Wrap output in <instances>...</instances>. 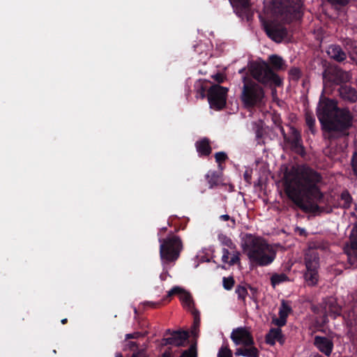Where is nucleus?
I'll return each instance as SVG.
<instances>
[{
    "mask_svg": "<svg viewBox=\"0 0 357 357\" xmlns=\"http://www.w3.org/2000/svg\"><path fill=\"white\" fill-rule=\"evenodd\" d=\"M321 180L319 174L308 167L292 168L284 174V191L297 206L304 211H313L317 208L314 202L322 198L318 185Z\"/></svg>",
    "mask_w": 357,
    "mask_h": 357,
    "instance_id": "obj_1",
    "label": "nucleus"
},
{
    "mask_svg": "<svg viewBox=\"0 0 357 357\" xmlns=\"http://www.w3.org/2000/svg\"><path fill=\"white\" fill-rule=\"evenodd\" d=\"M317 113L323 128L327 131H342L351 126L352 116L349 111L339 109L334 100H320Z\"/></svg>",
    "mask_w": 357,
    "mask_h": 357,
    "instance_id": "obj_2",
    "label": "nucleus"
},
{
    "mask_svg": "<svg viewBox=\"0 0 357 357\" xmlns=\"http://www.w3.org/2000/svg\"><path fill=\"white\" fill-rule=\"evenodd\" d=\"M241 248L252 265L266 266L275 259L276 250L263 238L245 234L242 238Z\"/></svg>",
    "mask_w": 357,
    "mask_h": 357,
    "instance_id": "obj_3",
    "label": "nucleus"
},
{
    "mask_svg": "<svg viewBox=\"0 0 357 357\" xmlns=\"http://www.w3.org/2000/svg\"><path fill=\"white\" fill-rule=\"evenodd\" d=\"M249 69L252 77L261 84H273L275 86L282 84L281 79L273 71L268 63L261 59L252 63Z\"/></svg>",
    "mask_w": 357,
    "mask_h": 357,
    "instance_id": "obj_4",
    "label": "nucleus"
},
{
    "mask_svg": "<svg viewBox=\"0 0 357 357\" xmlns=\"http://www.w3.org/2000/svg\"><path fill=\"white\" fill-rule=\"evenodd\" d=\"M243 86L241 98L246 107L259 105L263 102L264 92L263 89L250 78H243Z\"/></svg>",
    "mask_w": 357,
    "mask_h": 357,
    "instance_id": "obj_5",
    "label": "nucleus"
},
{
    "mask_svg": "<svg viewBox=\"0 0 357 357\" xmlns=\"http://www.w3.org/2000/svg\"><path fill=\"white\" fill-rule=\"evenodd\" d=\"M160 256L164 264L175 261L179 257L182 249L181 239L176 236H169L160 240Z\"/></svg>",
    "mask_w": 357,
    "mask_h": 357,
    "instance_id": "obj_6",
    "label": "nucleus"
},
{
    "mask_svg": "<svg viewBox=\"0 0 357 357\" xmlns=\"http://www.w3.org/2000/svg\"><path fill=\"white\" fill-rule=\"evenodd\" d=\"M305 264L306 267V272L304 275L305 282L310 286H314L319 280V259L315 250L309 248L305 252Z\"/></svg>",
    "mask_w": 357,
    "mask_h": 357,
    "instance_id": "obj_7",
    "label": "nucleus"
},
{
    "mask_svg": "<svg viewBox=\"0 0 357 357\" xmlns=\"http://www.w3.org/2000/svg\"><path fill=\"white\" fill-rule=\"evenodd\" d=\"M227 89L219 85L211 86L208 91V102L211 108L222 109L226 104Z\"/></svg>",
    "mask_w": 357,
    "mask_h": 357,
    "instance_id": "obj_8",
    "label": "nucleus"
},
{
    "mask_svg": "<svg viewBox=\"0 0 357 357\" xmlns=\"http://www.w3.org/2000/svg\"><path fill=\"white\" fill-rule=\"evenodd\" d=\"M231 339L236 345L250 346L254 344L250 331L245 327L234 329L231 333Z\"/></svg>",
    "mask_w": 357,
    "mask_h": 357,
    "instance_id": "obj_9",
    "label": "nucleus"
},
{
    "mask_svg": "<svg viewBox=\"0 0 357 357\" xmlns=\"http://www.w3.org/2000/svg\"><path fill=\"white\" fill-rule=\"evenodd\" d=\"M348 260L351 264H354L357 258V224L354 227L350 235V245L345 248Z\"/></svg>",
    "mask_w": 357,
    "mask_h": 357,
    "instance_id": "obj_10",
    "label": "nucleus"
},
{
    "mask_svg": "<svg viewBox=\"0 0 357 357\" xmlns=\"http://www.w3.org/2000/svg\"><path fill=\"white\" fill-rule=\"evenodd\" d=\"M264 29L268 37L277 43H280L287 33L282 26L273 24H264Z\"/></svg>",
    "mask_w": 357,
    "mask_h": 357,
    "instance_id": "obj_11",
    "label": "nucleus"
},
{
    "mask_svg": "<svg viewBox=\"0 0 357 357\" xmlns=\"http://www.w3.org/2000/svg\"><path fill=\"white\" fill-rule=\"evenodd\" d=\"M188 337L185 331H175L171 334L169 337L163 339L162 344H172L176 347L183 346Z\"/></svg>",
    "mask_w": 357,
    "mask_h": 357,
    "instance_id": "obj_12",
    "label": "nucleus"
},
{
    "mask_svg": "<svg viewBox=\"0 0 357 357\" xmlns=\"http://www.w3.org/2000/svg\"><path fill=\"white\" fill-rule=\"evenodd\" d=\"M240 253L236 249L229 250L223 248L222 250V262L225 265L234 266L240 261Z\"/></svg>",
    "mask_w": 357,
    "mask_h": 357,
    "instance_id": "obj_13",
    "label": "nucleus"
},
{
    "mask_svg": "<svg viewBox=\"0 0 357 357\" xmlns=\"http://www.w3.org/2000/svg\"><path fill=\"white\" fill-rule=\"evenodd\" d=\"M291 311L290 305L284 301H282L279 310V318L273 317L272 322L279 327L284 326L287 323V318Z\"/></svg>",
    "mask_w": 357,
    "mask_h": 357,
    "instance_id": "obj_14",
    "label": "nucleus"
},
{
    "mask_svg": "<svg viewBox=\"0 0 357 357\" xmlns=\"http://www.w3.org/2000/svg\"><path fill=\"white\" fill-rule=\"evenodd\" d=\"M314 344L317 349L326 356H329L333 350V344L332 341L325 337L316 336Z\"/></svg>",
    "mask_w": 357,
    "mask_h": 357,
    "instance_id": "obj_15",
    "label": "nucleus"
},
{
    "mask_svg": "<svg viewBox=\"0 0 357 357\" xmlns=\"http://www.w3.org/2000/svg\"><path fill=\"white\" fill-rule=\"evenodd\" d=\"M277 341L281 344L284 342L282 331L279 328H272L266 336V342L271 345H274Z\"/></svg>",
    "mask_w": 357,
    "mask_h": 357,
    "instance_id": "obj_16",
    "label": "nucleus"
},
{
    "mask_svg": "<svg viewBox=\"0 0 357 357\" xmlns=\"http://www.w3.org/2000/svg\"><path fill=\"white\" fill-rule=\"evenodd\" d=\"M235 355L236 356L259 357V351L253 344H251L250 346H244V348H237Z\"/></svg>",
    "mask_w": 357,
    "mask_h": 357,
    "instance_id": "obj_17",
    "label": "nucleus"
},
{
    "mask_svg": "<svg viewBox=\"0 0 357 357\" xmlns=\"http://www.w3.org/2000/svg\"><path fill=\"white\" fill-rule=\"evenodd\" d=\"M327 53L331 58L337 61H342L346 59V54L337 45H331L328 47Z\"/></svg>",
    "mask_w": 357,
    "mask_h": 357,
    "instance_id": "obj_18",
    "label": "nucleus"
},
{
    "mask_svg": "<svg viewBox=\"0 0 357 357\" xmlns=\"http://www.w3.org/2000/svg\"><path fill=\"white\" fill-rule=\"evenodd\" d=\"M340 94L342 98L351 102L357 100V91L349 86H342L340 89Z\"/></svg>",
    "mask_w": 357,
    "mask_h": 357,
    "instance_id": "obj_19",
    "label": "nucleus"
},
{
    "mask_svg": "<svg viewBox=\"0 0 357 357\" xmlns=\"http://www.w3.org/2000/svg\"><path fill=\"white\" fill-rule=\"evenodd\" d=\"M197 151L200 155H207L211 153V149L209 142L207 139L204 138L196 143Z\"/></svg>",
    "mask_w": 357,
    "mask_h": 357,
    "instance_id": "obj_20",
    "label": "nucleus"
},
{
    "mask_svg": "<svg viewBox=\"0 0 357 357\" xmlns=\"http://www.w3.org/2000/svg\"><path fill=\"white\" fill-rule=\"evenodd\" d=\"M269 63L273 70H280L284 68L285 63L282 58L277 54H272L268 57Z\"/></svg>",
    "mask_w": 357,
    "mask_h": 357,
    "instance_id": "obj_21",
    "label": "nucleus"
},
{
    "mask_svg": "<svg viewBox=\"0 0 357 357\" xmlns=\"http://www.w3.org/2000/svg\"><path fill=\"white\" fill-rule=\"evenodd\" d=\"M179 299L182 302L184 307L188 310L193 308V301L190 294L188 291L185 290L184 292L179 296Z\"/></svg>",
    "mask_w": 357,
    "mask_h": 357,
    "instance_id": "obj_22",
    "label": "nucleus"
},
{
    "mask_svg": "<svg viewBox=\"0 0 357 357\" xmlns=\"http://www.w3.org/2000/svg\"><path fill=\"white\" fill-rule=\"evenodd\" d=\"M229 1L237 14H240L243 10H246L249 4L248 0H229Z\"/></svg>",
    "mask_w": 357,
    "mask_h": 357,
    "instance_id": "obj_23",
    "label": "nucleus"
},
{
    "mask_svg": "<svg viewBox=\"0 0 357 357\" xmlns=\"http://www.w3.org/2000/svg\"><path fill=\"white\" fill-rule=\"evenodd\" d=\"M288 279L287 276L284 273L274 274L272 275L271 280V284L273 287L280 284Z\"/></svg>",
    "mask_w": 357,
    "mask_h": 357,
    "instance_id": "obj_24",
    "label": "nucleus"
},
{
    "mask_svg": "<svg viewBox=\"0 0 357 357\" xmlns=\"http://www.w3.org/2000/svg\"><path fill=\"white\" fill-rule=\"evenodd\" d=\"M218 240L222 245L227 246L229 250L236 249L235 244L231 240L225 235H219Z\"/></svg>",
    "mask_w": 357,
    "mask_h": 357,
    "instance_id": "obj_25",
    "label": "nucleus"
},
{
    "mask_svg": "<svg viewBox=\"0 0 357 357\" xmlns=\"http://www.w3.org/2000/svg\"><path fill=\"white\" fill-rule=\"evenodd\" d=\"M351 203V197L348 192H343L341 195L340 204L344 208H349Z\"/></svg>",
    "mask_w": 357,
    "mask_h": 357,
    "instance_id": "obj_26",
    "label": "nucleus"
},
{
    "mask_svg": "<svg viewBox=\"0 0 357 357\" xmlns=\"http://www.w3.org/2000/svg\"><path fill=\"white\" fill-rule=\"evenodd\" d=\"M217 357H232L231 351L227 346H222L219 349Z\"/></svg>",
    "mask_w": 357,
    "mask_h": 357,
    "instance_id": "obj_27",
    "label": "nucleus"
},
{
    "mask_svg": "<svg viewBox=\"0 0 357 357\" xmlns=\"http://www.w3.org/2000/svg\"><path fill=\"white\" fill-rule=\"evenodd\" d=\"M181 357H197L196 346L192 345L188 350L183 353Z\"/></svg>",
    "mask_w": 357,
    "mask_h": 357,
    "instance_id": "obj_28",
    "label": "nucleus"
},
{
    "mask_svg": "<svg viewBox=\"0 0 357 357\" xmlns=\"http://www.w3.org/2000/svg\"><path fill=\"white\" fill-rule=\"evenodd\" d=\"M185 289L180 287H174L167 293V296L170 297L174 295H177L178 297L184 292Z\"/></svg>",
    "mask_w": 357,
    "mask_h": 357,
    "instance_id": "obj_29",
    "label": "nucleus"
},
{
    "mask_svg": "<svg viewBox=\"0 0 357 357\" xmlns=\"http://www.w3.org/2000/svg\"><path fill=\"white\" fill-rule=\"evenodd\" d=\"M234 284V281L233 278L229 277V278H223V287L225 289L229 290L231 289Z\"/></svg>",
    "mask_w": 357,
    "mask_h": 357,
    "instance_id": "obj_30",
    "label": "nucleus"
},
{
    "mask_svg": "<svg viewBox=\"0 0 357 357\" xmlns=\"http://www.w3.org/2000/svg\"><path fill=\"white\" fill-rule=\"evenodd\" d=\"M236 293L241 299H244L248 294L247 289L244 287L238 286L236 289Z\"/></svg>",
    "mask_w": 357,
    "mask_h": 357,
    "instance_id": "obj_31",
    "label": "nucleus"
},
{
    "mask_svg": "<svg viewBox=\"0 0 357 357\" xmlns=\"http://www.w3.org/2000/svg\"><path fill=\"white\" fill-rule=\"evenodd\" d=\"M199 319L196 318L194 322V324L191 329V334L195 337H197L198 336L199 333Z\"/></svg>",
    "mask_w": 357,
    "mask_h": 357,
    "instance_id": "obj_32",
    "label": "nucleus"
},
{
    "mask_svg": "<svg viewBox=\"0 0 357 357\" xmlns=\"http://www.w3.org/2000/svg\"><path fill=\"white\" fill-rule=\"evenodd\" d=\"M305 121H306L307 125L312 130L313 126L315 123V119L313 117V116L310 113H306L305 114Z\"/></svg>",
    "mask_w": 357,
    "mask_h": 357,
    "instance_id": "obj_33",
    "label": "nucleus"
},
{
    "mask_svg": "<svg viewBox=\"0 0 357 357\" xmlns=\"http://www.w3.org/2000/svg\"><path fill=\"white\" fill-rule=\"evenodd\" d=\"M227 155L224 152H218L215 153V160L218 162H223L226 160Z\"/></svg>",
    "mask_w": 357,
    "mask_h": 357,
    "instance_id": "obj_34",
    "label": "nucleus"
},
{
    "mask_svg": "<svg viewBox=\"0 0 357 357\" xmlns=\"http://www.w3.org/2000/svg\"><path fill=\"white\" fill-rule=\"evenodd\" d=\"M289 74L293 79H297L300 77L301 72L298 68H292L289 71Z\"/></svg>",
    "mask_w": 357,
    "mask_h": 357,
    "instance_id": "obj_35",
    "label": "nucleus"
},
{
    "mask_svg": "<svg viewBox=\"0 0 357 357\" xmlns=\"http://www.w3.org/2000/svg\"><path fill=\"white\" fill-rule=\"evenodd\" d=\"M333 5L345 6L348 3L349 0H328Z\"/></svg>",
    "mask_w": 357,
    "mask_h": 357,
    "instance_id": "obj_36",
    "label": "nucleus"
},
{
    "mask_svg": "<svg viewBox=\"0 0 357 357\" xmlns=\"http://www.w3.org/2000/svg\"><path fill=\"white\" fill-rule=\"evenodd\" d=\"M143 335L139 332H135L133 333H129L126 335V339H137L139 337L142 336Z\"/></svg>",
    "mask_w": 357,
    "mask_h": 357,
    "instance_id": "obj_37",
    "label": "nucleus"
},
{
    "mask_svg": "<svg viewBox=\"0 0 357 357\" xmlns=\"http://www.w3.org/2000/svg\"><path fill=\"white\" fill-rule=\"evenodd\" d=\"M350 56H351V59L354 60L357 64V46L354 47L350 51Z\"/></svg>",
    "mask_w": 357,
    "mask_h": 357,
    "instance_id": "obj_38",
    "label": "nucleus"
},
{
    "mask_svg": "<svg viewBox=\"0 0 357 357\" xmlns=\"http://www.w3.org/2000/svg\"><path fill=\"white\" fill-rule=\"evenodd\" d=\"M353 169L355 174L357 176V153L354 154L352 160Z\"/></svg>",
    "mask_w": 357,
    "mask_h": 357,
    "instance_id": "obj_39",
    "label": "nucleus"
},
{
    "mask_svg": "<svg viewBox=\"0 0 357 357\" xmlns=\"http://www.w3.org/2000/svg\"><path fill=\"white\" fill-rule=\"evenodd\" d=\"M213 78L219 83L223 82L225 80V76L222 74H216L213 76Z\"/></svg>",
    "mask_w": 357,
    "mask_h": 357,
    "instance_id": "obj_40",
    "label": "nucleus"
},
{
    "mask_svg": "<svg viewBox=\"0 0 357 357\" xmlns=\"http://www.w3.org/2000/svg\"><path fill=\"white\" fill-rule=\"evenodd\" d=\"M341 75H342V82H347L350 79V75L347 72L341 73Z\"/></svg>",
    "mask_w": 357,
    "mask_h": 357,
    "instance_id": "obj_41",
    "label": "nucleus"
},
{
    "mask_svg": "<svg viewBox=\"0 0 357 357\" xmlns=\"http://www.w3.org/2000/svg\"><path fill=\"white\" fill-rule=\"evenodd\" d=\"M132 357H147V356L144 352L140 351V352L133 354Z\"/></svg>",
    "mask_w": 357,
    "mask_h": 357,
    "instance_id": "obj_42",
    "label": "nucleus"
},
{
    "mask_svg": "<svg viewBox=\"0 0 357 357\" xmlns=\"http://www.w3.org/2000/svg\"><path fill=\"white\" fill-rule=\"evenodd\" d=\"M162 357H174L170 351H166L162 356Z\"/></svg>",
    "mask_w": 357,
    "mask_h": 357,
    "instance_id": "obj_43",
    "label": "nucleus"
},
{
    "mask_svg": "<svg viewBox=\"0 0 357 357\" xmlns=\"http://www.w3.org/2000/svg\"><path fill=\"white\" fill-rule=\"evenodd\" d=\"M220 218L221 220H224V221H227V220H230V219H231V218H230V217H229V215H222L220 217Z\"/></svg>",
    "mask_w": 357,
    "mask_h": 357,
    "instance_id": "obj_44",
    "label": "nucleus"
},
{
    "mask_svg": "<svg viewBox=\"0 0 357 357\" xmlns=\"http://www.w3.org/2000/svg\"><path fill=\"white\" fill-rule=\"evenodd\" d=\"M286 12H289L287 8L282 7L281 9H279L278 13H280L281 15H283Z\"/></svg>",
    "mask_w": 357,
    "mask_h": 357,
    "instance_id": "obj_45",
    "label": "nucleus"
},
{
    "mask_svg": "<svg viewBox=\"0 0 357 357\" xmlns=\"http://www.w3.org/2000/svg\"><path fill=\"white\" fill-rule=\"evenodd\" d=\"M296 146L298 149H302V146H301V145L300 144V142H299V139H298V138L296 139Z\"/></svg>",
    "mask_w": 357,
    "mask_h": 357,
    "instance_id": "obj_46",
    "label": "nucleus"
},
{
    "mask_svg": "<svg viewBox=\"0 0 357 357\" xmlns=\"http://www.w3.org/2000/svg\"><path fill=\"white\" fill-rule=\"evenodd\" d=\"M128 346H129L130 349H132L133 347H135V343L133 342H130L128 343Z\"/></svg>",
    "mask_w": 357,
    "mask_h": 357,
    "instance_id": "obj_47",
    "label": "nucleus"
},
{
    "mask_svg": "<svg viewBox=\"0 0 357 357\" xmlns=\"http://www.w3.org/2000/svg\"><path fill=\"white\" fill-rule=\"evenodd\" d=\"M298 231H299V234L301 235H303L305 234V230L303 229L298 228Z\"/></svg>",
    "mask_w": 357,
    "mask_h": 357,
    "instance_id": "obj_48",
    "label": "nucleus"
},
{
    "mask_svg": "<svg viewBox=\"0 0 357 357\" xmlns=\"http://www.w3.org/2000/svg\"><path fill=\"white\" fill-rule=\"evenodd\" d=\"M200 96L203 98H204L205 95H204V90L202 89V91L200 92Z\"/></svg>",
    "mask_w": 357,
    "mask_h": 357,
    "instance_id": "obj_49",
    "label": "nucleus"
},
{
    "mask_svg": "<svg viewBox=\"0 0 357 357\" xmlns=\"http://www.w3.org/2000/svg\"><path fill=\"white\" fill-rule=\"evenodd\" d=\"M66 321H67V319H62V320H61V323H62L63 324H66Z\"/></svg>",
    "mask_w": 357,
    "mask_h": 357,
    "instance_id": "obj_50",
    "label": "nucleus"
},
{
    "mask_svg": "<svg viewBox=\"0 0 357 357\" xmlns=\"http://www.w3.org/2000/svg\"><path fill=\"white\" fill-rule=\"evenodd\" d=\"M115 357H123V356L121 355V354L118 353L116 354Z\"/></svg>",
    "mask_w": 357,
    "mask_h": 357,
    "instance_id": "obj_51",
    "label": "nucleus"
},
{
    "mask_svg": "<svg viewBox=\"0 0 357 357\" xmlns=\"http://www.w3.org/2000/svg\"><path fill=\"white\" fill-rule=\"evenodd\" d=\"M231 222H232V226H234L235 225V220L234 219H231Z\"/></svg>",
    "mask_w": 357,
    "mask_h": 357,
    "instance_id": "obj_52",
    "label": "nucleus"
},
{
    "mask_svg": "<svg viewBox=\"0 0 357 357\" xmlns=\"http://www.w3.org/2000/svg\"><path fill=\"white\" fill-rule=\"evenodd\" d=\"M243 71H244V69H241V70H239V73H242Z\"/></svg>",
    "mask_w": 357,
    "mask_h": 357,
    "instance_id": "obj_53",
    "label": "nucleus"
},
{
    "mask_svg": "<svg viewBox=\"0 0 357 357\" xmlns=\"http://www.w3.org/2000/svg\"><path fill=\"white\" fill-rule=\"evenodd\" d=\"M315 357H321V356H315Z\"/></svg>",
    "mask_w": 357,
    "mask_h": 357,
    "instance_id": "obj_54",
    "label": "nucleus"
}]
</instances>
